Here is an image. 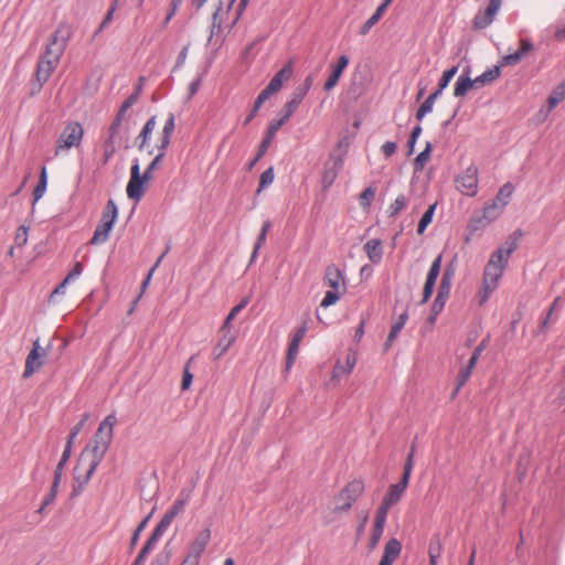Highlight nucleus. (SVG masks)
I'll use <instances>...</instances> for the list:
<instances>
[{"mask_svg": "<svg viewBox=\"0 0 565 565\" xmlns=\"http://www.w3.org/2000/svg\"><path fill=\"white\" fill-rule=\"evenodd\" d=\"M116 423L117 418L114 414L106 416L99 424L93 446H88L79 455L77 465L73 469V478L79 482L81 488L88 482L96 467L106 454L113 439V431Z\"/></svg>", "mask_w": 565, "mask_h": 565, "instance_id": "nucleus-1", "label": "nucleus"}, {"mask_svg": "<svg viewBox=\"0 0 565 565\" xmlns=\"http://www.w3.org/2000/svg\"><path fill=\"white\" fill-rule=\"evenodd\" d=\"M70 36L71 30L67 26L61 28L55 32L52 42L47 45L44 56L38 63L35 72L36 90L41 89L43 84L49 79L52 71L58 64Z\"/></svg>", "mask_w": 565, "mask_h": 565, "instance_id": "nucleus-2", "label": "nucleus"}, {"mask_svg": "<svg viewBox=\"0 0 565 565\" xmlns=\"http://www.w3.org/2000/svg\"><path fill=\"white\" fill-rule=\"evenodd\" d=\"M364 482L362 479H354L345 484V487L335 497V513L349 512L353 503L362 495L364 491Z\"/></svg>", "mask_w": 565, "mask_h": 565, "instance_id": "nucleus-3", "label": "nucleus"}, {"mask_svg": "<svg viewBox=\"0 0 565 565\" xmlns=\"http://www.w3.org/2000/svg\"><path fill=\"white\" fill-rule=\"evenodd\" d=\"M312 77L307 76L301 85L296 87L290 96V99L286 103L282 115L277 120H281V124H286L299 105L302 103L303 98L308 94L309 89L312 86Z\"/></svg>", "mask_w": 565, "mask_h": 565, "instance_id": "nucleus-4", "label": "nucleus"}, {"mask_svg": "<svg viewBox=\"0 0 565 565\" xmlns=\"http://www.w3.org/2000/svg\"><path fill=\"white\" fill-rule=\"evenodd\" d=\"M409 479L411 478L408 476L402 475V478L397 483L391 484L376 512L387 516L391 507L401 500L408 486Z\"/></svg>", "mask_w": 565, "mask_h": 565, "instance_id": "nucleus-5", "label": "nucleus"}, {"mask_svg": "<svg viewBox=\"0 0 565 565\" xmlns=\"http://www.w3.org/2000/svg\"><path fill=\"white\" fill-rule=\"evenodd\" d=\"M211 539V531L209 527L202 530L194 541L192 542L190 550L181 565H199L202 553Z\"/></svg>", "mask_w": 565, "mask_h": 565, "instance_id": "nucleus-6", "label": "nucleus"}, {"mask_svg": "<svg viewBox=\"0 0 565 565\" xmlns=\"http://www.w3.org/2000/svg\"><path fill=\"white\" fill-rule=\"evenodd\" d=\"M457 189L465 195L475 196L478 192V169L470 164L456 180Z\"/></svg>", "mask_w": 565, "mask_h": 565, "instance_id": "nucleus-7", "label": "nucleus"}, {"mask_svg": "<svg viewBox=\"0 0 565 565\" xmlns=\"http://www.w3.org/2000/svg\"><path fill=\"white\" fill-rule=\"evenodd\" d=\"M46 360V351L43 349L39 341L33 343V348L26 356L25 367L22 376L24 379L31 377L35 372H38L44 364Z\"/></svg>", "mask_w": 565, "mask_h": 565, "instance_id": "nucleus-8", "label": "nucleus"}, {"mask_svg": "<svg viewBox=\"0 0 565 565\" xmlns=\"http://www.w3.org/2000/svg\"><path fill=\"white\" fill-rule=\"evenodd\" d=\"M501 7V0H489L484 10H479L473 18V28L477 30L489 26Z\"/></svg>", "mask_w": 565, "mask_h": 565, "instance_id": "nucleus-9", "label": "nucleus"}, {"mask_svg": "<svg viewBox=\"0 0 565 565\" xmlns=\"http://www.w3.org/2000/svg\"><path fill=\"white\" fill-rule=\"evenodd\" d=\"M503 210L504 209L499 203H497V201L491 200L484 205L482 216L472 220L473 228L478 230L480 227L487 226L489 223L497 220Z\"/></svg>", "mask_w": 565, "mask_h": 565, "instance_id": "nucleus-10", "label": "nucleus"}, {"mask_svg": "<svg viewBox=\"0 0 565 565\" xmlns=\"http://www.w3.org/2000/svg\"><path fill=\"white\" fill-rule=\"evenodd\" d=\"M190 499H191V490L182 489L179 493L178 499L174 501L172 507L163 514V516L161 519L164 520L166 522H168L169 524H171L173 519L177 515L184 512L185 507L189 503Z\"/></svg>", "mask_w": 565, "mask_h": 565, "instance_id": "nucleus-11", "label": "nucleus"}, {"mask_svg": "<svg viewBox=\"0 0 565 565\" xmlns=\"http://www.w3.org/2000/svg\"><path fill=\"white\" fill-rule=\"evenodd\" d=\"M343 166V158L340 154H331L328 162L326 163V169L322 175V183L324 188L330 186Z\"/></svg>", "mask_w": 565, "mask_h": 565, "instance_id": "nucleus-12", "label": "nucleus"}, {"mask_svg": "<svg viewBox=\"0 0 565 565\" xmlns=\"http://www.w3.org/2000/svg\"><path fill=\"white\" fill-rule=\"evenodd\" d=\"M515 249V239L505 242L504 245L500 246L491 254L489 262H493L494 265L501 266V268L505 269L509 258Z\"/></svg>", "mask_w": 565, "mask_h": 565, "instance_id": "nucleus-13", "label": "nucleus"}, {"mask_svg": "<svg viewBox=\"0 0 565 565\" xmlns=\"http://www.w3.org/2000/svg\"><path fill=\"white\" fill-rule=\"evenodd\" d=\"M534 50L533 43L529 39L520 40V49L512 53L508 54L502 58L501 64L505 65H515L518 64L526 54Z\"/></svg>", "mask_w": 565, "mask_h": 565, "instance_id": "nucleus-14", "label": "nucleus"}, {"mask_svg": "<svg viewBox=\"0 0 565 565\" xmlns=\"http://www.w3.org/2000/svg\"><path fill=\"white\" fill-rule=\"evenodd\" d=\"M148 181H149L148 179H143V175L142 177H130L127 188H126L127 196L130 200L139 202L146 191L145 183Z\"/></svg>", "mask_w": 565, "mask_h": 565, "instance_id": "nucleus-15", "label": "nucleus"}, {"mask_svg": "<svg viewBox=\"0 0 565 565\" xmlns=\"http://www.w3.org/2000/svg\"><path fill=\"white\" fill-rule=\"evenodd\" d=\"M476 86L473 79L470 77V66L466 67L456 81L454 88L455 97H463L469 89Z\"/></svg>", "mask_w": 565, "mask_h": 565, "instance_id": "nucleus-16", "label": "nucleus"}, {"mask_svg": "<svg viewBox=\"0 0 565 565\" xmlns=\"http://www.w3.org/2000/svg\"><path fill=\"white\" fill-rule=\"evenodd\" d=\"M348 65H349V57L347 55H341L338 58L337 64L332 67V72L329 75L327 82L324 83V90L329 92L335 87L342 72L344 71V68Z\"/></svg>", "mask_w": 565, "mask_h": 565, "instance_id": "nucleus-17", "label": "nucleus"}, {"mask_svg": "<svg viewBox=\"0 0 565 565\" xmlns=\"http://www.w3.org/2000/svg\"><path fill=\"white\" fill-rule=\"evenodd\" d=\"M386 519H387L386 515H383V514L376 512L373 529H372V534H371L370 542H369L370 551H373L377 546V544L383 535V532H384Z\"/></svg>", "mask_w": 565, "mask_h": 565, "instance_id": "nucleus-18", "label": "nucleus"}, {"mask_svg": "<svg viewBox=\"0 0 565 565\" xmlns=\"http://www.w3.org/2000/svg\"><path fill=\"white\" fill-rule=\"evenodd\" d=\"M70 455H71V435L66 438V444H65V448H64L62 458H61V460L55 469V472H54V480H53L50 492L54 493L55 495L57 494V489H58V484H60V481L62 478L63 467L66 463Z\"/></svg>", "mask_w": 565, "mask_h": 565, "instance_id": "nucleus-19", "label": "nucleus"}, {"mask_svg": "<svg viewBox=\"0 0 565 565\" xmlns=\"http://www.w3.org/2000/svg\"><path fill=\"white\" fill-rule=\"evenodd\" d=\"M364 250H365L367 258L370 259L371 263H373V264L381 263V260L383 258V246H382L381 239H379V238L369 239L364 244Z\"/></svg>", "mask_w": 565, "mask_h": 565, "instance_id": "nucleus-20", "label": "nucleus"}, {"mask_svg": "<svg viewBox=\"0 0 565 565\" xmlns=\"http://www.w3.org/2000/svg\"><path fill=\"white\" fill-rule=\"evenodd\" d=\"M281 126H284V124H281V120L273 119L269 122L265 137L263 138L258 148V157H263L266 153L273 138L275 137V135L277 134Z\"/></svg>", "mask_w": 565, "mask_h": 565, "instance_id": "nucleus-21", "label": "nucleus"}, {"mask_svg": "<svg viewBox=\"0 0 565 565\" xmlns=\"http://www.w3.org/2000/svg\"><path fill=\"white\" fill-rule=\"evenodd\" d=\"M343 281L341 270L333 264L327 266L323 277V282L330 288L338 290L340 284Z\"/></svg>", "mask_w": 565, "mask_h": 565, "instance_id": "nucleus-22", "label": "nucleus"}, {"mask_svg": "<svg viewBox=\"0 0 565 565\" xmlns=\"http://www.w3.org/2000/svg\"><path fill=\"white\" fill-rule=\"evenodd\" d=\"M114 224L111 220L109 222H100L96 226L94 235L90 239V244L98 245L105 243L109 238V233L113 230Z\"/></svg>", "mask_w": 565, "mask_h": 565, "instance_id": "nucleus-23", "label": "nucleus"}, {"mask_svg": "<svg viewBox=\"0 0 565 565\" xmlns=\"http://www.w3.org/2000/svg\"><path fill=\"white\" fill-rule=\"evenodd\" d=\"M157 125L156 116H151L142 127L140 134L136 138V143L138 145V148L142 150L148 142L150 135L154 130Z\"/></svg>", "mask_w": 565, "mask_h": 565, "instance_id": "nucleus-24", "label": "nucleus"}, {"mask_svg": "<svg viewBox=\"0 0 565 565\" xmlns=\"http://www.w3.org/2000/svg\"><path fill=\"white\" fill-rule=\"evenodd\" d=\"M503 271L504 269L501 268V266L494 265L493 262H488V264L484 267L483 282H490L497 286L498 281L503 275Z\"/></svg>", "mask_w": 565, "mask_h": 565, "instance_id": "nucleus-25", "label": "nucleus"}, {"mask_svg": "<svg viewBox=\"0 0 565 565\" xmlns=\"http://www.w3.org/2000/svg\"><path fill=\"white\" fill-rule=\"evenodd\" d=\"M387 7L388 6L382 1V3L377 7L375 12L363 23L360 30V34H367L371 31V29L380 21V19L386 11Z\"/></svg>", "mask_w": 565, "mask_h": 565, "instance_id": "nucleus-26", "label": "nucleus"}, {"mask_svg": "<svg viewBox=\"0 0 565 565\" xmlns=\"http://www.w3.org/2000/svg\"><path fill=\"white\" fill-rule=\"evenodd\" d=\"M501 75V67L499 65H495L491 68H488L486 72H483L481 75L477 76L473 82L477 87L483 86L486 84L494 82L497 78H499Z\"/></svg>", "mask_w": 565, "mask_h": 565, "instance_id": "nucleus-27", "label": "nucleus"}, {"mask_svg": "<svg viewBox=\"0 0 565 565\" xmlns=\"http://www.w3.org/2000/svg\"><path fill=\"white\" fill-rule=\"evenodd\" d=\"M408 319L407 312H403L399 315L397 321L392 326L391 331L387 335L386 342H385V349H388L390 345L393 343V341L396 339L398 333L404 328L406 321Z\"/></svg>", "mask_w": 565, "mask_h": 565, "instance_id": "nucleus-28", "label": "nucleus"}, {"mask_svg": "<svg viewBox=\"0 0 565 565\" xmlns=\"http://www.w3.org/2000/svg\"><path fill=\"white\" fill-rule=\"evenodd\" d=\"M401 552H402L401 542L397 539L392 537L385 544L384 553L382 556L391 559L392 562H395L397 559V557L399 556Z\"/></svg>", "mask_w": 565, "mask_h": 565, "instance_id": "nucleus-29", "label": "nucleus"}, {"mask_svg": "<svg viewBox=\"0 0 565 565\" xmlns=\"http://www.w3.org/2000/svg\"><path fill=\"white\" fill-rule=\"evenodd\" d=\"M452 277H454V270L450 269L449 267H447L443 274V277H441V280H440V284L438 287V292H437L438 296L448 298L450 288H451Z\"/></svg>", "mask_w": 565, "mask_h": 565, "instance_id": "nucleus-30", "label": "nucleus"}, {"mask_svg": "<svg viewBox=\"0 0 565 565\" xmlns=\"http://www.w3.org/2000/svg\"><path fill=\"white\" fill-rule=\"evenodd\" d=\"M235 338L232 334H224L217 342L216 347L213 349V358L215 360L220 359L232 345Z\"/></svg>", "mask_w": 565, "mask_h": 565, "instance_id": "nucleus-31", "label": "nucleus"}, {"mask_svg": "<svg viewBox=\"0 0 565 565\" xmlns=\"http://www.w3.org/2000/svg\"><path fill=\"white\" fill-rule=\"evenodd\" d=\"M513 191L514 186L510 182H508L500 188L493 201H497V203H499L504 209L508 205L513 194Z\"/></svg>", "mask_w": 565, "mask_h": 565, "instance_id": "nucleus-32", "label": "nucleus"}, {"mask_svg": "<svg viewBox=\"0 0 565 565\" xmlns=\"http://www.w3.org/2000/svg\"><path fill=\"white\" fill-rule=\"evenodd\" d=\"M458 68H459L458 65H455V66L446 70L443 73L441 78L439 79L437 89L434 93H437V95L440 97L443 92H444V89L449 85L450 81L457 74Z\"/></svg>", "mask_w": 565, "mask_h": 565, "instance_id": "nucleus-33", "label": "nucleus"}, {"mask_svg": "<svg viewBox=\"0 0 565 565\" xmlns=\"http://www.w3.org/2000/svg\"><path fill=\"white\" fill-rule=\"evenodd\" d=\"M47 185V172L46 168L42 167L40 180L33 191V204H35L45 193Z\"/></svg>", "mask_w": 565, "mask_h": 565, "instance_id": "nucleus-34", "label": "nucleus"}, {"mask_svg": "<svg viewBox=\"0 0 565 565\" xmlns=\"http://www.w3.org/2000/svg\"><path fill=\"white\" fill-rule=\"evenodd\" d=\"M118 216V207L113 199H109L106 203V206L102 213L100 222H109L111 220V224H115Z\"/></svg>", "mask_w": 565, "mask_h": 565, "instance_id": "nucleus-35", "label": "nucleus"}, {"mask_svg": "<svg viewBox=\"0 0 565 565\" xmlns=\"http://www.w3.org/2000/svg\"><path fill=\"white\" fill-rule=\"evenodd\" d=\"M170 525L171 524L161 519L146 542L148 546L153 547Z\"/></svg>", "mask_w": 565, "mask_h": 565, "instance_id": "nucleus-36", "label": "nucleus"}, {"mask_svg": "<svg viewBox=\"0 0 565 565\" xmlns=\"http://www.w3.org/2000/svg\"><path fill=\"white\" fill-rule=\"evenodd\" d=\"M170 525L171 524L161 519L146 542L148 546L153 547Z\"/></svg>", "mask_w": 565, "mask_h": 565, "instance_id": "nucleus-37", "label": "nucleus"}, {"mask_svg": "<svg viewBox=\"0 0 565 565\" xmlns=\"http://www.w3.org/2000/svg\"><path fill=\"white\" fill-rule=\"evenodd\" d=\"M249 299L246 297L242 299L236 306H234L230 313L227 315L223 326L222 330H230L231 321L248 305Z\"/></svg>", "mask_w": 565, "mask_h": 565, "instance_id": "nucleus-38", "label": "nucleus"}, {"mask_svg": "<svg viewBox=\"0 0 565 565\" xmlns=\"http://www.w3.org/2000/svg\"><path fill=\"white\" fill-rule=\"evenodd\" d=\"M431 148H433L431 143L426 142L425 149L417 154V157L414 160V168L416 171H420L424 169L427 160L430 157Z\"/></svg>", "mask_w": 565, "mask_h": 565, "instance_id": "nucleus-39", "label": "nucleus"}, {"mask_svg": "<svg viewBox=\"0 0 565 565\" xmlns=\"http://www.w3.org/2000/svg\"><path fill=\"white\" fill-rule=\"evenodd\" d=\"M299 344H300V341H297V339H292L290 340L289 344H288V349H287V358H286V369L289 370L296 358H297V354H298V351H299Z\"/></svg>", "mask_w": 565, "mask_h": 565, "instance_id": "nucleus-40", "label": "nucleus"}, {"mask_svg": "<svg viewBox=\"0 0 565 565\" xmlns=\"http://www.w3.org/2000/svg\"><path fill=\"white\" fill-rule=\"evenodd\" d=\"M268 98L266 96H264L263 93H259L258 96L256 97L255 102H254V105L249 111V114L246 116V118L244 119L243 121V125L244 126H247L255 117L256 115L258 114L262 105L267 100Z\"/></svg>", "mask_w": 565, "mask_h": 565, "instance_id": "nucleus-41", "label": "nucleus"}, {"mask_svg": "<svg viewBox=\"0 0 565 565\" xmlns=\"http://www.w3.org/2000/svg\"><path fill=\"white\" fill-rule=\"evenodd\" d=\"M436 204L430 205L423 214L417 225V233L423 234L427 226L431 223L435 213Z\"/></svg>", "mask_w": 565, "mask_h": 565, "instance_id": "nucleus-42", "label": "nucleus"}, {"mask_svg": "<svg viewBox=\"0 0 565 565\" xmlns=\"http://www.w3.org/2000/svg\"><path fill=\"white\" fill-rule=\"evenodd\" d=\"M565 98V81L550 95L547 103L550 109L557 106Z\"/></svg>", "mask_w": 565, "mask_h": 565, "instance_id": "nucleus-43", "label": "nucleus"}, {"mask_svg": "<svg viewBox=\"0 0 565 565\" xmlns=\"http://www.w3.org/2000/svg\"><path fill=\"white\" fill-rule=\"evenodd\" d=\"M441 260H443L441 255H438L433 260V263L430 265V268L428 270L427 277H426V281H428L429 284H436V280H437V278L439 276V273H440Z\"/></svg>", "mask_w": 565, "mask_h": 565, "instance_id": "nucleus-44", "label": "nucleus"}, {"mask_svg": "<svg viewBox=\"0 0 565 565\" xmlns=\"http://www.w3.org/2000/svg\"><path fill=\"white\" fill-rule=\"evenodd\" d=\"M561 303H562V299L561 297H556L554 299V301L552 302L546 316L543 318V320L541 321V324H540V330L542 332H545L546 329H547V326L551 321H554L552 316H553V312L558 309L561 307Z\"/></svg>", "mask_w": 565, "mask_h": 565, "instance_id": "nucleus-45", "label": "nucleus"}, {"mask_svg": "<svg viewBox=\"0 0 565 565\" xmlns=\"http://www.w3.org/2000/svg\"><path fill=\"white\" fill-rule=\"evenodd\" d=\"M407 199L404 194L398 195L395 201L388 207V214L391 217L396 216L407 205Z\"/></svg>", "mask_w": 565, "mask_h": 565, "instance_id": "nucleus-46", "label": "nucleus"}, {"mask_svg": "<svg viewBox=\"0 0 565 565\" xmlns=\"http://www.w3.org/2000/svg\"><path fill=\"white\" fill-rule=\"evenodd\" d=\"M274 178H275L274 168H273V167H269L268 169H266V170L260 174V179H259V184H258L257 192L259 193V192H260V191H263L265 188H267L268 185H270V184L274 182Z\"/></svg>", "mask_w": 565, "mask_h": 565, "instance_id": "nucleus-47", "label": "nucleus"}, {"mask_svg": "<svg viewBox=\"0 0 565 565\" xmlns=\"http://www.w3.org/2000/svg\"><path fill=\"white\" fill-rule=\"evenodd\" d=\"M70 148H71V132H68L67 129H65L57 141L55 156H60L62 152L67 151Z\"/></svg>", "mask_w": 565, "mask_h": 565, "instance_id": "nucleus-48", "label": "nucleus"}, {"mask_svg": "<svg viewBox=\"0 0 565 565\" xmlns=\"http://www.w3.org/2000/svg\"><path fill=\"white\" fill-rule=\"evenodd\" d=\"M374 195H375V189H373L372 186L365 188L359 196L360 205L363 209H367L371 205V203L374 199Z\"/></svg>", "mask_w": 565, "mask_h": 565, "instance_id": "nucleus-49", "label": "nucleus"}, {"mask_svg": "<svg viewBox=\"0 0 565 565\" xmlns=\"http://www.w3.org/2000/svg\"><path fill=\"white\" fill-rule=\"evenodd\" d=\"M441 542L439 535H434L429 541L428 555L429 558L440 557L441 555Z\"/></svg>", "mask_w": 565, "mask_h": 565, "instance_id": "nucleus-50", "label": "nucleus"}, {"mask_svg": "<svg viewBox=\"0 0 565 565\" xmlns=\"http://www.w3.org/2000/svg\"><path fill=\"white\" fill-rule=\"evenodd\" d=\"M29 237V228L24 225H21L18 227L15 235H14V245L18 248L23 247L28 243Z\"/></svg>", "mask_w": 565, "mask_h": 565, "instance_id": "nucleus-51", "label": "nucleus"}, {"mask_svg": "<svg viewBox=\"0 0 565 565\" xmlns=\"http://www.w3.org/2000/svg\"><path fill=\"white\" fill-rule=\"evenodd\" d=\"M415 451H416V443L414 441L411 446L409 452L406 457V461H405L404 468H403V475L408 476L409 478H411L413 467H414Z\"/></svg>", "mask_w": 565, "mask_h": 565, "instance_id": "nucleus-52", "label": "nucleus"}, {"mask_svg": "<svg viewBox=\"0 0 565 565\" xmlns=\"http://www.w3.org/2000/svg\"><path fill=\"white\" fill-rule=\"evenodd\" d=\"M152 515V512H150L140 523L139 525L136 527V530L134 531L132 533V536H131V540H130V550H134V547L136 546L138 540H139V536H140V533H142V531L145 530V527L147 526V523L149 522L150 518Z\"/></svg>", "mask_w": 565, "mask_h": 565, "instance_id": "nucleus-53", "label": "nucleus"}, {"mask_svg": "<svg viewBox=\"0 0 565 565\" xmlns=\"http://www.w3.org/2000/svg\"><path fill=\"white\" fill-rule=\"evenodd\" d=\"M164 158V153H158L153 160L148 164V167L143 171V179H148L149 181L152 179V172L159 167L162 159Z\"/></svg>", "mask_w": 565, "mask_h": 565, "instance_id": "nucleus-54", "label": "nucleus"}, {"mask_svg": "<svg viewBox=\"0 0 565 565\" xmlns=\"http://www.w3.org/2000/svg\"><path fill=\"white\" fill-rule=\"evenodd\" d=\"M116 8H117V0H115L113 2V4L109 7V9L107 10L106 15L104 17V19L100 22L99 26L95 31L94 35H97L99 32H102L113 21V17H114V13L116 11Z\"/></svg>", "mask_w": 565, "mask_h": 565, "instance_id": "nucleus-55", "label": "nucleus"}, {"mask_svg": "<svg viewBox=\"0 0 565 565\" xmlns=\"http://www.w3.org/2000/svg\"><path fill=\"white\" fill-rule=\"evenodd\" d=\"M471 375V372H469V369H461L457 376V385L452 392V397L458 394L460 388L467 383Z\"/></svg>", "mask_w": 565, "mask_h": 565, "instance_id": "nucleus-56", "label": "nucleus"}, {"mask_svg": "<svg viewBox=\"0 0 565 565\" xmlns=\"http://www.w3.org/2000/svg\"><path fill=\"white\" fill-rule=\"evenodd\" d=\"M70 280H71V274L66 275L64 280L52 291V294L50 296V302H56L57 297L60 295L66 294V287H67V284Z\"/></svg>", "mask_w": 565, "mask_h": 565, "instance_id": "nucleus-57", "label": "nucleus"}, {"mask_svg": "<svg viewBox=\"0 0 565 565\" xmlns=\"http://www.w3.org/2000/svg\"><path fill=\"white\" fill-rule=\"evenodd\" d=\"M281 87H282V83L279 82V79H276L275 77H273L269 81V83L267 84V86L260 93H263L264 96L269 98L273 94L279 92Z\"/></svg>", "mask_w": 565, "mask_h": 565, "instance_id": "nucleus-58", "label": "nucleus"}, {"mask_svg": "<svg viewBox=\"0 0 565 565\" xmlns=\"http://www.w3.org/2000/svg\"><path fill=\"white\" fill-rule=\"evenodd\" d=\"M174 128H175V118H174V115L172 113H170L168 115V118H167V120L164 122V126L162 128L161 136L170 137L171 138Z\"/></svg>", "mask_w": 565, "mask_h": 565, "instance_id": "nucleus-59", "label": "nucleus"}, {"mask_svg": "<svg viewBox=\"0 0 565 565\" xmlns=\"http://www.w3.org/2000/svg\"><path fill=\"white\" fill-rule=\"evenodd\" d=\"M420 134H422V127H420V125H417L412 130L411 136H409L408 141H407L408 154H412L414 152L415 145H416L417 139L419 138Z\"/></svg>", "mask_w": 565, "mask_h": 565, "instance_id": "nucleus-60", "label": "nucleus"}, {"mask_svg": "<svg viewBox=\"0 0 565 565\" xmlns=\"http://www.w3.org/2000/svg\"><path fill=\"white\" fill-rule=\"evenodd\" d=\"M338 300H339L338 290L332 289V290H329L326 292L320 306L327 308L329 306L334 305Z\"/></svg>", "mask_w": 565, "mask_h": 565, "instance_id": "nucleus-61", "label": "nucleus"}, {"mask_svg": "<svg viewBox=\"0 0 565 565\" xmlns=\"http://www.w3.org/2000/svg\"><path fill=\"white\" fill-rule=\"evenodd\" d=\"M266 236H267V234H266V233H264V232H262V231L259 232L258 237H257V239H256V243H255V245H254V249H253L252 255H250V263H253V262L257 258V256H258V250L260 249V247H262V246L265 244V242H266Z\"/></svg>", "mask_w": 565, "mask_h": 565, "instance_id": "nucleus-62", "label": "nucleus"}, {"mask_svg": "<svg viewBox=\"0 0 565 565\" xmlns=\"http://www.w3.org/2000/svg\"><path fill=\"white\" fill-rule=\"evenodd\" d=\"M291 73H292V68H291L290 63H288L285 66H282V68H280L273 77H275L276 79H279V82H281L284 84V82L287 81L291 76Z\"/></svg>", "mask_w": 565, "mask_h": 565, "instance_id": "nucleus-63", "label": "nucleus"}, {"mask_svg": "<svg viewBox=\"0 0 565 565\" xmlns=\"http://www.w3.org/2000/svg\"><path fill=\"white\" fill-rule=\"evenodd\" d=\"M152 548H153L152 546H148V544L145 543V545L142 546L138 556L136 557V559L134 561V563L131 565H143L148 554L150 553V551Z\"/></svg>", "mask_w": 565, "mask_h": 565, "instance_id": "nucleus-64", "label": "nucleus"}]
</instances>
